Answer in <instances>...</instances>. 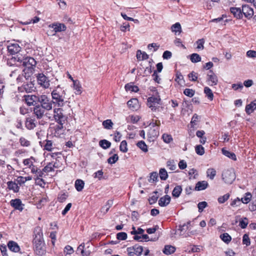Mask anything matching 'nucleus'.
<instances>
[{
    "instance_id": "48",
    "label": "nucleus",
    "mask_w": 256,
    "mask_h": 256,
    "mask_svg": "<svg viewBox=\"0 0 256 256\" xmlns=\"http://www.w3.org/2000/svg\"><path fill=\"white\" fill-rule=\"evenodd\" d=\"M207 176L212 180L216 174V171L214 168H210L206 171Z\"/></svg>"
},
{
    "instance_id": "31",
    "label": "nucleus",
    "mask_w": 256,
    "mask_h": 256,
    "mask_svg": "<svg viewBox=\"0 0 256 256\" xmlns=\"http://www.w3.org/2000/svg\"><path fill=\"white\" fill-rule=\"evenodd\" d=\"M249 209L251 212H254L256 210V188L253 192L252 202L249 204Z\"/></svg>"
},
{
    "instance_id": "60",
    "label": "nucleus",
    "mask_w": 256,
    "mask_h": 256,
    "mask_svg": "<svg viewBox=\"0 0 256 256\" xmlns=\"http://www.w3.org/2000/svg\"><path fill=\"white\" fill-rule=\"evenodd\" d=\"M242 244H246V246H250V240L248 234H244L242 238Z\"/></svg>"
},
{
    "instance_id": "50",
    "label": "nucleus",
    "mask_w": 256,
    "mask_h": 256,
    "mask_svg": "<svg viewBox=\"0 0 256 256\" xmlns=\"http://www.w3.org/2000/svg\"><path fill=\"white\" fill-rule=\"evenodd\" d=\"M248 224V220L246 217H243V218L240 220V226L242 228H246Z\"/></svg>"
},
{
    "instance_id": "17",
    "label": "nucleus",
    "mask_w": 256,
    "mask_h": 256,
    "mask_svg": "<svg viewBox=\"0 0 256 256\" xmlns=\"http://www.w3.org/2000/svg\"><path fill=\"white\" fill-rule=\"evenodd\" d=\"M22 66L26 68H34L36 64V60L32 57H26L24 58Z\"/></svg>"
},
{
    "instance_id": "38",
    "label": "nucleus",
    "mask_w": 256,
    "mask_h": 256,
    "mask_svg": "<svg viewBox=\"0 0 256 256\" xmlns=\"http://www.w3.org/2000/svg\"><path fill=\"white\" fill-rule=\"evenodd\" d=\"M222 153L225 155L226 156H227L229 158H230L231 160H236L237 158L236 155L234 153L232 152L225 150L224 149L222 150Z\"/></svg>"
},
{
    "instance_id": "44",
    "label": "nucleus",
    "mask_w": 256,
    "mask_h": 256,
    "mask_svg": "<svg viewBox=\"0 0 256 256\" xmlns=\"http://www.w3.org/2000/svg\"><path fill=\"white\" fill-rule=\"evenodd\" d=\"M162 138L164 142L166 144H170L173 141V138L170 134H164Z\"/></svg>"
},
{
    "instance_id": "7",
    "label": "nucleus",
    "mask_w": 256,
    "mask_h": 256,
    "mask_svg": "<svg viewBox=\"0 0 256 256\" xmlns=\"http://www.w3.org/2000/svg\"><path fill=\"white\" fill-rule=\"evenodd\" d=\"M40 100L38 102H40V106L43 107L46 110H49L52 109V102L46 95H41L39 96Z\"/></svg>"
},
{
    "instance_id": "37",
    "label": "nucleus",
    "mask_w": 256,
    "mask_h": 256,
    "mask_svg": "<svg viewBox=\"0 0 256 256\" xmlns=\"http://www.w3.org/2000/svg\"><path fill=\"white\" fill-rule=\"evenodd\" d=\"M84 182L82 180L78 179L76 180L74 186L77 191L81 192L84 188Z\"/></svg>"
},
{
    "instance_id": "13",
    "label": "nucleus",
    "mask_w": 256,
    "mask_h": 256,
    "mask_svg": "<svg viewBox=\"0 0 256 256\" xmlns=\"http://www.w3.org/2000/svg\"><path fill=\"white\" fill-rule=\"evenodd\" d=\"M207 82L211 86H216L218 82V78L214 71L210 70L207 74Z\"/></svg>"
},
{
    "instance_id": "52",
    "label": "nucleus",
    "mask_w": 256,
    "mask_h": 256,
    "mask_svg": "<svg viewBox=\"0 0 256 256\" xmlns=\"http://www.w3.org/2000/svg\"><path fill=\"white\" fill-rule=\"evenodd\" d=\"M53 162H48L46 166L43 168V170L45 172H50L54 171V168L53 167Z\"/></svg>"
},
{
    "instance_id": "26",
    "label": "nucleus",
    "mask_w": 256,
    "mask_h": 256,
    "mask_svg": "<svg viewBox=\"0 0 256 256\" xmlns=\"http://www.w3.org/2000/svg\"><path fill=\"white\" fill-rule=\"evenodd\" d=\"M18 89L20 92L25 91L30 92L34 90V85L32 83L24 84L21 87H18Z\"/></svg>"
},
{
    "instance_id": "43",
    "label": "nucleus",
    "mask_w": 256,
    "mask_h": 256,
    "mask_svg": "<svg viewBox=\"0 0 256 256\" xmlns=\"http://www.w3.org/2000/svg\"><path fill=\"white\" fill-rule=\"evenodd\" d=\"M204 92L208 99L211 100L214 99V95L210 88L208 87H205L204 88Z\"/></svg>"
},
{
    "instance_id": "1",
    "label": "nucleus",
    "mask_w": 256,
    "mask_h": 256,
    "mask_svg": "<svg viewBox=\"0 0 256 256\" xmlns=\"http://www.w3.org/2000/svg\"><path fill=\"white\" fill-rule=\"evenodd\" d=\"M32 245L34 253L42 256L46 253V246L44 238L42 228L40 226L34 228L33 232Z\"/></svg>"
},
{
    "instance_id": "64",
    "label": "nucleus",
    "mask_w": 256,
    "mask_h": 256,
    "mask_svg": "<svg viewBox=\"0 0 256 256\" xmlns=\"http://www.w3.org/2000/svg\"><path fill=\"white\" fill-rule=\"evenodd\" d=\"M127 234L125 232L117 233L116 238L118 240H126L127 238Z\"/></svg>"
},
{
    "instance_id": "3",
    "label": "nucleus",
    "mask_w": 256,
    "mask_h": 256,
    "mask_svg": "<svg viewBox=\"0 0 256 256\" xmlns=\"http://www.w3.org/2000/svg\"><path fill=\"white\" fill-rule=\"evenodd\" d=\"M162 104V99L160 96H149L147 99L146 105L152 112L158 110Z\"/></svg>"
},
{
    "instance_id": "2",
    "label": "nucleus",
    "mask_w": 256,
    "mask_h": 256,
    "mask_svg": "<svg viewBox=\"0 0 256 256\" xmlns=\"http://www.w3.org/2000/svg\"><path fill=\"white\" fill-rule=\"evenodd\" d=\"M65 92L62 88L58 86L52 92V102L58 106L62 107L64 104Z\"/></svg>"
},
{
    "instance_id": "9",
    "label": "nucleus",
    "mask_w": 256,
    "mask_h": 256,
    "mask_svg": "<svg viewBox=\"0 0 256 256\" xmlns=\"http://www.w3.org/2000/svg\"><path fill=\"white\" fill-rule=\"evenodd\" d=\"M36 78L38 84L45 88H47L50 86V80L44 74H38L36 75Z\"/></svg>"
},
{
    "instance_id": "41",
    "label": "nucleus",
    "mask_w": 256,
    "mask_h": 256,
    "mask_svg": "<svg viewBox=\"0 0 256 256\" xmlns=\"http://www.w3.org/2000/svg\"><path fill=\"white\" fill-rule=\"evenodd\" d=\"M170 30L172 32H174L176 34L177 32H178V34H180L182 32V26L180 24L179 22H176V24H173L170 28Z\"/></svg>"
},
{
    "instance_id": "10",
    "label": "nucleus",
    "mask_w": 256,
    "mask_h": 256,
    "mask_svg": "<svg viewBox=\"0 0 256 256\" xmlns=\"http://www.w3.org/2000/svg\"><path fill=\"white\" fill-rule=\"evenodd\" d=\"M144 250V248L142 246L136 244L134 246L127 248V251L129 256H133L134 254L140 256Z\"/></svg>"
},
{
    "instance_id": "20",
    "label": "nucleus",
    "mask_w": 256,
    "mask_h": 256,
    "mask_svg": "<svg viewBox=\"0 0 256 256\" xmlns=\"http://www.w3.org/2000/svg\"><path fill=\"white\" fill-rule=\"evenodd\" d=\"M21 47L16 43L10 44L8 46V52L11 54H15L20 51Z\"/></svg>"
},
{
    "instance_id": "45",
    "label": "nucleus",
    "mask_w": 256,
    "mask_h": 256,
    "mask_svg": "<svg viewBox=\"0 0 256 256\" xmlns=\"http://www.w3.org/2000/svg\"><path fill=\"white\" fill-rule=\"evenodd\" d=\"M230 10L231 14H233L234 16H240L242 14V10L240 8L231 7Z\"/></svg>"
},
{
    "instance_id": "5",
    "label": "nucleus",
    "mask_w": 256,
    "mask_h": 256,
    "mask_svg": "<svg viewBox=\"0 0 256 256\" xmlns=\"http://www.w3.org/2000/svg\"><path fill=\"white\" fill-rule=\"evenodd\" d=\"M54 118L57 123L65 124L68 119L67 115L62 107L54 108Z\"/></svg>"
},
{
    "instance_id": "12",
    "label": "nucleus",
    "mask_w": 256,
    "mask_h": 256,
    "mask_svg": "<svg viewBox=\"0 0 256 256\" xmlns=\"http://www.w3.org/2000/svg\"><path fill=\"white\" fill-rule=\"evenodd\" d=\"M40 145L43 148L44 150L52 152L55 148V144L52 140L46 139L43 142H40Z\"/></svg>"
},
{
    "instance_id": "16",
    "label": "nucleus",
    "mask_w": 256,
    "mask_h": 256,
    "mask_svg": "<svg viewBox=\"0 0 256 256\" xmlns=\"http://www.w3.org/2000/svg\"><path fill=\"white\" fill-rule=\"evenodd\" d=\"M222 178L226 184H231L234 180V174L230 170H226L222 174Z\"/></svg>"
},
{
    "instance_id": "32",
    "label": "nucleus",
    "mask_w": 256,
    "mask_h": 256,
    "mask_svg": "<svg viewBox=\"0 0 256 256\" xmlns=\"http://www.w3.org/2000/svg\"><path fill=\"white\" fill-rule=\"evenodd\" d=\"M136 58L138 60H144L149 58V56L145 52H142L140 50H137Z\"/></svg>"
},
{
    "instance_id": "33",
    "label": "nucleus",
    "mask_w": 256,
    "mask_h": 256,
    "mask_svg": "<svg viewBox=\"0 0 256 256\" xmlns=\"http://www.w3.org/2000/svg\"><path fill=\"white\" fill-rule=\"evenodd\" d=\"M182 192V186H176L173 189L172 195L174 198H179Z\"/></svg>"
},
{
    "instance_id": "6",
    "label": "nucleus",
    "mask_w": 256,
    "mask_h": 256,
    "mask_svg": "<svg viewBox=\"0 0 256 256\" xmlns=\"http://www.w3.org/2000/svg\"><path fill=\"white\" fill-rule=\"evenodd\" d=\"M64 123H58L54 126H50V130L52 134L56 137H60L65 132L66 128L64 126Z\"/></svg>"
},
{
    "instance_id": "27",
    "label": "nucleus",
    "mask_w": 256,
    "mask_h": 256,
    "mask_svg": "<svg viewBox=\"0 0 256 256\" xmlns=\"http://www.w3.org/2000/svg\"><path fill=\"white\" fill-rule=\"evenodd\" d=\"M256 109V100H254L252 102L247 104L246 106V112L247 114H250L254 112Z\"/></svg>"
},
{
    "instance_id": "34",
    "label": "nucleus",
    "mask_w": 256,
    "mask_h": 256,
    "mask_svg": "<svg viewBox=\"0 0 256 256\" xmlns=\"http://www.w3.org/2000/svg\"><path fill=\"white\" fill-rule=\"evenodd\" d=\"M125 88L126 92H138L139 88L137 86L132 85V83H128L125 86Z\"/></svg>"
},
{
    "instance_id": "58",
    "label": "nucleus",
    "mask_w": 256,
    "mask_h": 256,
    "mask_svg": "<svg viewBox=\"0 0 256 256\" xmlns=\"http://www.w3.org/2000/svg\"><path fill=\"white\" fill-rule=\"evenodd\" d=\"M230 195L228 193H226L224 196H220V198H218V201L220 204H222L228 200V198H229Z\"/></svg>"
},
{
    "instance_id": "51",
    "label": "nucleus",
    "mask_w": 256,
    "mask_h": 256,
    "mask_svg": "<svg viewBox=\"0 0 256 256\" xmlns=\"http://www.w3.org/2000/svg\"><path fill=\"white\" fill-rule=\"evenodd\" d=\"M188 77L191 82H196L198 78V74L195 72H192L188 75Z\"/></svg>"
},
{
    "instance_id": "55",
    "label": "nucleus",
    "mask_w": 256,
    "mask_h": 256,
    "mask_svg": "<svg viewBox=\"0 0 256 256\" xmlns=\"http://www.w3.org/2000/svg\"><path fill=\"white\" fill-rule=\"evenodd\" d=\"M127 146L126 140H123L122 141L120 146V151L122 152L123 153H126V152L128 150Z\"/></svg>"
},
{
    "instance_id": "23",
    "label": "nucleus",
    "mask_w": 256,
    "mask_h": 256,
    "mask_svg": "<svg viewBox=\"0 0 256 256\" xmlns=\"http://www.w3.org/2000/svg\"><path fill=\"white\" fill-rule=\"evenodd\" d=\"M245 16H254V10L252 8L247 5L243 6L242 9V14Z\"/></svg>"
},
{
    "instance_id": "19",
    "label": "nucleus",
    "mask_w": 256,
    "mask_h": 256,
    "mask_svg": "<svg viewBox=\"0 0 256 256\" xmlns=\"http://www.w3.org/2000/svg\"><path fill=\"white\" fill-rule=\"evenodd\" d=\"M26 128L28 130L34 129L36 126V120L31 117L26 118L24 122Z\"/></svg>"
},
{
    "instance_id": "4",
    "label": "nucleus",
    "mask_w": 256,
    "mask_h": 256,
    "mask_svg": "<svg viewBox=\"0 0 256 256\" xmlns=\"http://www.w3.org/2000/svg\"><path fill=\"white\" fill-rule=\"evenodd\" d=\"M48 30L47 31L48 36H54L57 32L65 31L66 26L64 24L54 22L48 26Z\"/></svg>"
},
{
    "instance_id": "8",
    "label": "nucleus",
    "mask_w": 256,
    "mask_h": 256,
    "mask_svg": "<svg viewBox=\"0 0 256 256\" xmlns=\"http://www.w3.org/2000/svg\"><path fill=\"white\" fill-rule=\"evenodd\" d=\"M36 162V158L34 156H30L29 158L24 159L22 164L24 166H26L25 168L30 169L31 173H32V172H36V168L37 166L34 164Z\"/></svg>"
},
{
    "instance_id": "61",
    "label": "nucleus",
    "mask_w": 256,
    "mask_h": 256,
    "mask_svg": "<svg viewBox=\"0 0 256 256\" xmlns=\"http://www.w3.org/2000/svg\"><path fill=\"white\" fill-rule=\"evenodd\" d=\"M176 82H178V84L182 85L184 81V77L180 72H177L176 74Z\"/></svg>"
},
{
    "instance_id": "63",
    "label": "nucleus",
    "mask_w": 256,
    "mask_h": 256,
    "mask_svg": "<svg viewBox=\"0 0 256 256\" xmlns=\"http://www.w3.org/2000/svg\"><path fill=\"white\" fill-rule=\"evenodd\" d=\"M160 124V121L158 119H152L150 124V126L154 128H159Z\"/></svg>"
},
{
    "instance_id": "46",
    "label": "nucleus",
    "mask_w": 256,
    "mask_h": 256,
    "mask_svg": "<svg viewBox=\"0 0 256 256\" xmlns=\"http://www.w3.org/2000/svg\"><path fill=\"white\" fill-rule=\"evenodd\" d=\"M190 60L192 62H197L202 60V58L198 54H192L190 55Z\"/></svg>"
},
{
    "instance_id": "39",
    "label": "nucleus",
    "mask_w": 256,
    "mask_h": 256,
    "mask_svg": "<svg viewBox=\"0 0 256 256\" xmlns=\"http://www.w3.org/2000/svg\"><path fill=\"white\" fill-rule=\"evenodd\" d=\"M68 196L67 192H60L58 194L57 198V200L58 202L62 203L64 202Z\"/></svg>"
},
{
    "instance_id": "62",
    "label": "nucleus",
    "mask_w": 256,
    "mask_h": 256,
    "mask_svg": "<svg viewBox=\"0 0 256 256\" xmlns=\"http://www.w3.org/2000/svg\"><path fill=\"white\" fill-rule=\"evenodd\" d=\"M167 167L171 170H175L176 166L174 160H168L167 162Z\"/></svg>"
},
{
    "instance_id": "25",
    "label": "nucleus",
    "mask_w": 256,
    "mask_h": 256,
    "mask_svg": "<svg viewBox=\"0 0 256 256\" xmlns=\"http://www.w3.org/2000/svg\"><path fill=\"white\" fill-rule=\"evenodd\" d=\"M208 186V182L206 181H199L196 184L194 190L196 191H200L205 190Z\"/></svg>"
},
{
    "instance_id": "40",
    "label": "nucleus",
    "mask_w": 256,
    "mask_h": 256,
    "mask_svg": "<svg viewBox=\"0 0 256 256\" xmlns=\"http://www.w3.org/2000/svg\"><path fill=\"white\" fill-rule=\"evenodd\" d=\"M252 198V195L250 192H246L244 198H242L240 200L241 202L244 204H248L250 202Z\"/></svg>"
},
{
    "instance_id": "53",
    "label": "nucleus",
    "mask_w": 256,
    "mask_h": 256,
    "mask_svg": "<svg viewBox=\"0 0 256 256\" xmlns=\"http://www.w3.org/2000/svg\"><path fill=\"white\" fill-rule=\"evenodd\" d=\"M196 154L199 155H202L205 153L204 148L201 144L196 145L195 146Z\"/></svg>"
},
{
    "instance_id": "35",
    "label": "nucleus",
    "mask_w": 256,
    "mask_h": 256,
    "mask_svg": "<svg viewBox=\"0 0 256 256\" xmlns=\"http://www.w3.org/2000/svg\"><path fill=\"white\" fill-rule=\"evenodd\" d=\"M19 142L21 146L29 147L31 146V142L24 136L19 138Z\"/></svg>"
},
{
    "instance_id": "54",
    "label": "nucleus",
    "mask_w": 256,
    "mask_h": 256,
    "mask_svg": "<svg viewBox=\"0 0 256 256\" xmlns=\"http://www.w3.org/2000/svg\"><path fill=\"white\" fill-rule=\"evenodd\" d=\"M36 171L32 172V174H34V177H38V178H42L44 176V172H45L43 169L42 170L39 169L38 167L36 168Z\"/></svg>"
},
{
    "instance_id": "22",
    "label": "nucleus",
    "mask_w": 256,
    "mask_h": 256,
    "mask_svg": "<svg viewBox=\"0 0 256 256\" xmlns=\"http://www.w3.org/2000/svg\"><path fill=\"white\" fill-rule=\"evenodd\" d=\"M8 247L10 250L14 252H18L20 250L18 244L14 241L10 240L8 243Z\"/></svg>"
},
{
    "instance_id": "36",
    "label": "nucleus",
    "mask_w": 256,
    "mask_h": 256,
    "mask_svg": "<svg viewBox=\"0 0 256 256\" xmlns=\"http://www.w3.org/2000/svg\"><path fill=\"white\" fill-rule=\"evenodd\" d=\"M176 250V248L174 246L167 245L164 246L163 249V252L166 254H170L175 252Z\"/></svg>"
},
{
    "instance_id": "21",
    "label": "nucleus",
    "mask_w": 256,
    "mask_h": 256,
    "mask_svg": "<svg viewBox=\"0 0 256 256\" xmlns=\"http://www.w3.org/2000/svg\"><path fill=\"white\" fill-rule=\"evenodd\" d=\"M10 206L15 210H19L20 212L23 210V208L22 206V204L20 199L16 198L10 201Z\"/></svg>"
},
{
    "instance_id": "30",
    "label": "nucleus",
    "mask_w": 256,
    "mask_h": 256,
    "mask_svg": "<svg viewBox=\"0 0 256 256\" xmlns=\"http://www.w3.org/2000/svg\"><path fill=\"white\" fill-rule=\"evenodd\" d=\"M34 68H25L24 69L22 68V73L24 74V78L28 80L32 74Z\"/></svg>"
},
{
    "instance_id": "59",
    "label": "nucleus",
    "mask_w": 256,
    "mask_h": 256,
    "mask_svg": "<svg viewBox=\"0 0 256 256\" xmlns=\"http://www.w3.org/2000/svg\"><path fill=\"white\" fill-rule=\"evenodd\" d=\"M158 174L157 172H153L150 174L149 182H154L158 180Z\"/></svg>"
},
{
    "instance_id": "42",
    "label": "nucleus",
    "mask_w": 256,
    "mask_h": 256,
    "mask_svg": "<svg viewBox=\"0 0 256 256\" xmlns=\"http://www.w3.org/2000/svg\"><path fill=\"white\" fill-rule=\"evenodd\" d=\"M220 237L222 241L226 244H228L232 240V236L226 232L221 234Z\"/></svg>"
},
{
    "instance_id": "14",
    "label": "nucleus",
    "mask_w": 256,
    "mask_h": 256,
    "mask_svg": "<svg viewBox=\"0 0 256 256\" xmlns=\"http://www.w3.org/2000/svg\"><path fill=\"white\" fill-rule=\"evenodd\" d=\"M24 98L25 102L28 106H34L40 100L39 96L36 95H25Z\"/></svg>"
},
{
    "instance_id": "56",
    "label": "nucleus",
    "mask_w": 256,
    "mask_h": 256,
    "mask_svg": "<svg viewBox=\"0 0 256 256\" xmlns=\"http://www.w3.org/2000/svg\"><path fill=\"white\" fill-rule=\"evenodd\" d=\"M100 145L103 148L106 149L110 146L111 143L107 140H102L100 142Z\"/></svg>"
},
{
    "instance_id": "18",
    "label": "nucleus",
    "mask_w": 256,
    "mask_h": 256,
    "mask_svg": "<svg viewBox=\"0 0 256 256\" xmlns=\"http://www.w3.org/2000/svg\"><path fill=\"white\" fill-rule=\"evenodd\" d=\"M46 110L42 106L38 104L34 108V114L38 119H40L44 115Z\"/></svg>"
},
{
    "instance_id": "11",
    "label": "nucleus",
    "mask_w": 256,
    "mask_h": 256,
    "mask_svg": "<svg viewBox=\"0 0 256 256\" xmlns=\"http://www.w3.org/2000/svg\"><path fill=\"white\" fill-rule=\"evenodd\" d=\"M159 128L150 127L147 133L149 141H154L159 136Z\"/></svg>"
},
{
    "instance_id": "24",
    "label": "nucleus",
    "mask_w": 256,
    "mask_h": 256,
    "mask_svg": "<svg viewBox=\"0 0 256 256\" xmlns=\"http://www.w3.org/2000/svg\"><path fill=\"white\" fill-rule=\"evenodd\" d=\"M170 200L171 198L170 196L165 195L160 198L158 200V204L161 206H166L170 202Z\"/></svg>"
},
{
    "instance_id": "57",
    "label": "nucleus",
    "mask_w": 256,
    "mask_h": 256,
    "mask_svg": "<svg viewBox=\"0 0 256 256\" xmlns=\"http://www.w3.org/2000/svg\"><path fill=\"white\" fill-rule=\"evenodd\" d=\"M184 94L188 96L192 97L195 94V90L192 88H186L184 90Z\"/></svg>"
},
{
    "instance_id": "47",
    "label": "nucleus",
    "mask_w": 256,
    "mask_h": 256,
    "mask_svg": "<svg viewBox=\"0 0 256 256\" xmlns=\"http://www.w3.org/2000/svg\"><path fill=\"white\" fill-rule=\"evenodd\" d=\"M159 175L161 180H165L168 178V172L164 168H161L159 171Z\"/></svg>"
},
{
    "instance_id": "29",
    "label": "nucleus",
    "mask_w": 256,
    "mask_h": 256,
    "mask_svg": "<svg viewBox=\"0 0 256 256\" xmlns=\"http://www.w3.org/2000/svg\"><path fill=\"white\" fill-rule=\"evenodd\" d=\"M8 188L9 190H12L14 192H18L20 190V187L18 186V184L14 182L9 181L7 182Z\"/></svg>"
},
{
    "instance_id": "15",
    "label": "nucleus",
    "mask_w": 256,
    "mask_h": 256,
    "mask_svg": "<svg viewBox=\"0 0 256 256\" xmlns=\"http://www.w3.org/2000/svg\"><path fill=\"white\" fill-rule=\"evenodd\" d=\"M127 106L132 112L138 110L140 108V104L138 98H132L127 102Z\"/></svg>"
},
{
    "instance_id": "28",
    "label": "nucleus",
    "mask_w": 256,
    "mask_h": 256,
    "mask_svg": "<svg viewBox=\"0 0 256 256\" xmlns=\"http://www.w3.org/2000/svg\"><path fill=\"white\" fill-rule=\"evenodd\" d=\"M73 88L75 90L74 93L76 95H80L82 92V87L80 81L76 80V81H74L73 82Z\"/></svg>"
},
{
    "instance_id": "49",
    "label": "nucleus",
    "mask_w": 256,
    "mask_h": 256,
    "mask_svg": "<svg viewBox=\"0 0 256 256\" xmlns=\"http://www.w3.org/2000/svg\"><path fill=\"white\" fill-rule=\"evenodd\" d=\"M136 146L140 148V150H142L144 152H146L148 151L147 145L143 140L139 141L137 143Z\"/></svg>"
}]
</instances>
